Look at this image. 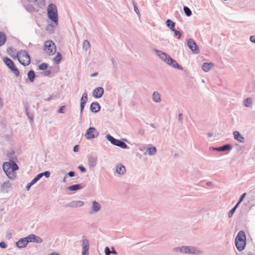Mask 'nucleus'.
<instances>
[{"instance_id": "obj_40", "label": "nucleus", "mask_w": 255, "mask_h": 255, "mask_svg": "<svg viewBox=\"0 0 255 255\" xmlns=\"http://www.w3.org/2000/svg\"><path fill=\"white\" fill-rule=\"evenodd\" d=\"M184 13L187 16H190L192 15V11L187 6H184L183 7Z\"/></svg>"}, {"instance_id": "obj_52", "label": "nucleus", "mask_w": 255, "mask_h": 255, "mask_svg": "<svg viewBox=\"0 0 255 255\" xmlns=\"http://www.w3.org/2000/svg\"><path fill=\"white\" fill-rule=\"evenodd\" d=\"M66 175H68L70 177H73L75 175V172L73 171L69 172Z\"/></svg>"}, {"instance_id": "obj_31", "label": "nucleus", "mask_w": 255, "mask_h": 255, "mask_svg": "<svg viewBox=\"0 0 255 255\" xmlns=\"http://www.w3.org/2000/svg\"><path fill=\"white\" fill-rule=\"evenodd\" d=\"M88 101V94L86 92H84L80 99V103L86 104Z\"/></svg>"}, {"instance_id": "obj_39", "label": "nucleus", "mask_w": 255, "mask_h": 255, "mask_svg": "<svg viewBox=\"0 0 255 255\" xmlns=\"http://www.w3.org/2000/svg\"><path fill=\"white\" fill-rule=\"evenodd\" d=\"M90 44L89 42L87 40H84L83 42V48L87 51L90 47Z\"/></svg>"}, {"instance_id": "obj_51", "label": "nucleus", "mask_w": 255, "mask_h": 255, "mask_svg": "<svg viewBox=\"0 0 255 255\" xmlns=\"http://www.w3.org/2000/svg\"><path fill=\"white\" fill-rule=\"evenodd\" d=\"M65 106H63L61 107L58 110V113H64L63 111L65 110Z\"/></svg>"}, {"instance_id": "obj_7", "label": "nucleus", "mask_w": 255, "mask_h": 255, "mask_svg": "<svg viewBox=\"0 0 255 255\" xmlns=\"http://www.w3.org/2000/svg\"><path fill=\"white\" fill-rule=\"evenodd\" d=\"M187 45L193 53H199L200 50L198 46L192 39H189L188 40Z\"/></svg>"}, {"instance_id": "obj_54", "label": "nucleus", "mask_w": 255, "mask_h": 255, "mask_svg": "<svg viewBox=\"0 0 255 255\" xmlns=\"http://www.w3.org/2000/svg\"><path fill=\"white\" fill-rule=\"evenodd\" d=\"M0 247L2 249H5L6 248V244L4 242L0 243Z\"/></svg>"}, {"instance_id": "obj_46", "label": "nucleus", "mask_w": 255, "mask_h": 255, "mask_svg": "<svg viewBox=\"0 0 255 255\" xmlns=\"http://www.w3.org/2000/svg\"><path fill=\"white\" fill-rule=\"evenodd\" d=\"M105 253L106 255H110L111 254V251L110 250V248L108 247H106L105 249Z\"/></svg>"}, {"instance_id": "obj_23", "label": "nucleus", "mask_w": 255, "mask_h": 255, "mask_svg": "<svg viewBox=\"0 0 255 255\" xmlns=\"http://www.w3.org/2000/svg\"><path fill=\"white\" fill-rule=\"evenodd\" d=\"M213 66L212 63H204L202 65V69L205 72H208Z\"/></svg>"}, {"instance_id": "obj_27", "label": "nucleus", "mask_w": 255, "mask_h": 255, "mask_svg": "<svg viewBox=\"0 0 255 255\" xmlns=\"http://www.w3.org/2000/svg\"><path fill=\"white\" fill-rule=\"evenodd\" d=\"M166 24L167 26L168 27L171 31L174 30V29H175L174 27H175V23L174 22H173L171 19H167L166 21Z\"/></svg>"}, {"instance_id": "obj_53", "label": "nucleus", "mask_w": 255, "mask_h": 255, "mask_svg": "<svg viewBox=\"0 0 255 255\" xmlns=\"http://www.w3.org/2000/svg\"><path fill=\"white\" fill-rule=\"evenodd\" d=\"M246 195V193H243L240 197L239 201L240 202H242L243 199H244Z\"/></svg>"}, {"instance_id": "obj_49", "label": "nucleus", "mask_w": 255, "mask_h": 255, "mask_svg": "<svg viewBox=\"0 0 255 255\" xmlns=\"http://www.w3.org/2000/svg\"><path fill=\"white\" fill-rule=\"evenodd\" d=\"M78 168L82 172H85L86 171V168L82 165H79Z\"/></svg>"}, {"instance_id": "obj_1", "label": "nucleus", "mask_w": 255, "mask_h": 255, "mask_svg": "<svg viewBox=\"0 0 255 255\" xmlns=\"http://www.w3.org/2000/svg\"><path fill=\"white\" fill-rule=\"evenodd\" d=\"M154 51L158 56L163 60L167 64L169 65L171 67L176 68L178 70H183V67L180 65L174 59L172 58L169 55L166 53L162 52L160 50L156 49L155 48L152 50Z\"/></svg>"}, {"instance_id": "obj_55", "label": "nucleus", "mask_w": 255, "mask_h": 255, "mask_svg": "<svg viewBox=\"0 0 255 255\" xmlns=\"http://www.w3.org/2000/svg\"><path fill=\"white\" fill-rule=\"evenodd\" d=\"M183 120V116L182 114H180L178 115V120L181 122L182 123Z\"/></svg>"}, {"instance_id": "obj_38", "label": "nucleus", "mask_w": 255, "mask_h": 255, "mask_svg": "<svg viewBox=\"0 0 255 255\" xmlns=\"http://www.w3.org/2000/svg\"><path fill=\"white\" fill-rule=\"evenodd\" d=\"M173 251L175 253H182L184 254V246L175 248L173 249Z\"/></svg>"}, {"instance_id": "obj_59", "label": "nucleus", "mask_w": 255, "mask_h": 255, "mask_svg": "<svg viewBox=\"0 0 255 255\" xmlns=\"http://www.w3.org/2000/svg\"><path fill=\"white\" fill-rule=\"evenodd\" d=\"M14 49L12 47H9L7 49V52L10 54L13 52Z\"/></svg>"}, {"instance_id": "obj_22", "label": "nucleus", "mask_w": 255, "mask_h": 255, "mask_svg": "<svg viewBox=\"0 0 255 255\" xmlns=\"http://www.w3.org/2000/svg\"><path fill=\"white\" fill-rule=\"evenodd\" d=\"M152 98L153 101L156 103L160 102L161 101V96L158 92H154L152 94Z\"/></svg>"}, {"instance_id": "obj_47", "label": "nucleus", "mask_w": 255, "mask_h": 255, "mask_svg": "<svg viewBox=\"0 0 255 255\" xmlns=\"http://www.w3.org/2000/svg\"><path fill=\"white\" fill-rule=\"evenodd\" d=\"M51 72L50 70L45 71L42 73V74L44 76H49L51 74Z\"/></svg>"}, {"instance_id": "obj_29", "label": "nucleus", "mask_w": 255, "mask_h": 255, "mask_svg": "<svg viewBox=\"0 0 255 255\" xmlns=\"http://www.w3.org/2000/svg\"><path fill=\"white\" fill-rule=\"evenodd\" d=\"M82 248L83 249H89V241L85 238V236L83 237Z\"/></svg>"}, {"instance_id": "obj_32", "label": "nucleus", "mask_w": 255, "mask_h": 255, "mask_svg": "<svg viewBox=\"0 0 255 255\" xmlns=\"http://www.w3.org/2000/svg\"><path fill=\"white\" fill-rule=\"evenodd\" d=\"M106 138L110 141L112 144L115 145L116 143L117 142V140L118 139L115 138L114 137H113L110 134H108L106 135Z\"/></svg>"}, {"instance_id": "obj_62", "label": "nucleus", "mask_w": 255, "mask_h": 255, "mask_svg": "<svg viewBox=\"0 0 255 255\" xmlns=\"http://www.w3.org/2000/svg\"><path fill=\"white\" fill-rule=\"evenodd\" d=\"M111 254H113L114 255L117 254V251L115 250L114 248H113V247L112 248V251H111Z\"/></svg>"}, {"instance_id": "obj_61", "label": "nucleus", "mask_w": 255, "mask_h": 255, "mask_svg": "<svg viewBox=\"0 0 255 255\" xmlns=\"http://www.w3.org/2000/svg\"><path fill=\"white\" fill-rule=\"evenodd\" d=\"M38 181V180L34 177L32 180V181L30 182V183H31V184L33 185L35 183H36Z\"/></svg>"}, {"instance_id": "obj_10", "label": "nucleus", "mask_w": 255, "mask_h": 255, "mask_svg": "<svg viewBox=\"0 0 255 255\" xmlns=\"http://www.w3.org/2000/svg\"><path fill=\"white\" fill-rule=\"evenodd\" d=\"M101 209V205L98 202L94 201L92 203V206L89 213L90 214H93L99 212Z\"/></svg>"}, {"instance_id": "obj_21", "label": "nucleus", "mask_w": 255, "mask_h": 255, "mask_svg": "<svg viewBox=\"0 0 255 255\" xmlns=\"http://www.w3.org/2000/svg\"><path fill=\"white\" fill-rule=\"evenodd\" d=\"M83 188V186L81 184H77L70 186L68 187V189L71 191H75Z\"/></svg>"}, {"instance_id": "obj_8", "label": "nucleus", "mask_w": 255, "mask_h": 255, "mask_svg": "<svg viewBox=\"0 0 255 255\" xmlns=\"http://www.w3.org/2000/svg\"><path fill=\"white\" fill-rule=\"evenodd\" d=\"M202 252L198 248L192 246H184V254L199 255Z\"/></svg>"}, {"instance_id": "obj_60", "label": "nucleus", "mask_w": 255, "mask_h": 255, "mask_svg": "<svg viewBox=\"0 0 255 255\" xmlns=\"http://www.w3.org/2000/svg\"><path fill=\"white\" fill-rule=\"evenodd\" d=\"M78 150H79V146L78 145L74 146V147L73 148L74 152H77L78 151Z\"/></svg>"}, {"instance_id": "obj_24", "label": "nucleus", "mask_w": 255, "mask_h": 255, "mask_svg": "<svg viewBox=\"0 0 255 255\" xmlns=\"http://www.w3.org/2000/svg\"><path fill=\"white\" fill-rule=\"evenodd\" d=\"M10 187V183L8 181L4 182L1 186V189L5 192H8V189Z\"/></svg>"}, {"instance_id": "obj_64", "label": "nucleus", "mask_w": 255, "mask_h": 255, "mask_svg": "<svg viewBox=\"0 0 255 255\" xmlns=\"http://www.w3.org/2000/svg\"><path fill=\"white\" fill-rule=\"evenodd\" d=\"M49 255H59V254L56 253H52L50 254Z\"/></svg>"}, {"instance_id": "obj_12", "label": "nucleus", "mask_w": 255, "mask_h": 255, "mask_svg": "<svg viewBox=\"0 0 255 255\" xmlns=\"http://www.w3.org/2000/svg\"><path fill=\"white\" fill-rule=\"evenodd\" d=\"M29 243L27 237L20 239L16 243V246L19 249L23 248L26 247Z\"/></svg>"}, {"instance_id": "obj_36", "label": "nucleus", "mask_w": 255, "mask_h": 255, "mask_svg": "<svg viewBox=\"0 0 255 255\" xmlns=\"http://www.w3.org/2000/svg\"><path fill=\"white\" fill-rule=\"evenodd\" d=\"M62 59V55L60 53H57L56 56L54 58V61L56 64H58Z\"/></svg>"}, {"instance_id": "obj_58", "label": "nucleus", "mask_w": 255, "mask_h": 255, "mask_svg": "<svg viewBox=\"0 0 255 255\" xmlns=\"http://www.w3.org/2000/svg\"><path fill=\"white\" fill-rule=\"evenodd\" d=\"M33 185L31 184V183L30 182H29L28 184H27L26 186V189L27 191H28L29 190V189L30 188L31 186H32Z\"/></svg>"}, {"instance_id": "obj_56", "label": "nucleus", "mask_w": 255, "mask_h": 255, "mask_svg": "<svg viewBox=\"0 0 255 255\" xmlns=\"http://www.w3.org/2000/svg\"><path fill=\"white\" fill-rule=\"evenodd\" d=\"M42 177H43V175H42L41 173L38 174L35 178L38 181Z\"/></svg>"}, {"instance_id": "obj_16", "label": "nucleus", "mask_w": 255, "mask_h": 255, "mask_svg": "<svg viewBox=\"0 0 255 255\" xmlns=\"http://www.w3.org/2000/svg\"><path fill=\"white\" fill-rule=\"evenodd\" d=\"M100 105L98 102H93L90 105V110L93 113H98L100 110Z\"/></svg>"}, {"instance_id": "obj_41", "label": "nucleus", "mask_w": 255, "mask_h": 255, "mask_svg": "<svg viewBox=\"0 0 255 255\" xmlns=\"http://www.w3.org/2000/svg\"><path fill=\"white\" fill-rule=\"evenodd\" d=\"M48 67V64L45 63H43L40 64L38 66V68L41 70H45L47 69Z\"/></svg>"}, {"instance_id": "obj_6", "label": "nucleus", "mask_w": 255, "mask_h": 255, "mask_svg": "<svg viewBox=\"0 0 255 255\" xmlns=\"http://www.w3.org/2000/svg\"><path fill=\"white\" fill-rule=\"evenodd\" d=\"M99 135V132L94 127H90L88 128L85 134V137L87 139H91L97 137Z\"/></svg>"}, {"instance_id": "obj_5", "label": "nucleus", "mask_w": 255, "mask_h": 255, "mask_svg": "<svg viewBox=\"0 0 255 255\" xmlns=\"http://www.w3.org/2000/svg\"><path fill=\"white\" fill-rule=\"evenodd\" d=\"M45 51L49 55H53L56 52V46L54 42L51 40L45 42Z\"/></svg>"}, {"instance_id": "obj_14", "label": "nucleus", "mask_w": 255, "mask_h": 255, "mask_svg": "<svg viewBox=\"0 0 255 255\" xmlns=\"http://www.w3.org/2000/svg\"><path fill=\"white\" fill-rule=\"evenodd\" d=\"M84 204V203L82 201H73L66 204V207L71 208H78L81 207Z\"/></svg>"}, {"instance_id": "obj_11", "label": "nucleus", "mask_w": 255, "mask_h": 255, "mask_svg": "<svg viewBox=\"0 0 255 255\" xmlns=\"http://www.w3.org/2000/svg\"><path fill=\"white\" fill-rule=\"evenodd\" d=\"M104 93L103 88L99 87L95 88L93 91V96L95 98H100Z\"/></svg>"}, {"instance_id": "obj_3", "label": "nucleus", "mask_w": 255, "mask_h": 255, "mask_svg": "<svg viewBox=\"0 0 255 255\" xmlns=\"http://www.w3.org/2000/svg\"><path fill=\"white\" fill-rule=\"evenodd\" d=\"M48 16L54 23H57L58 20L57 9L55 4L50 3L47 8Z\"/></svg>"}, {"instance_id": "obj_34", "label": "nucleus", "mask_w": 255, "mask_h": 255, "mask_svg": "<svg viewBox=\"0 0 255 255\" xmlns=\"http://www.w3.org/2000/svg\"><path fill=\"white\" fill-rule=\"evenodd\" d=\"M244 105L247 107H251L252 105V99L251 98H248L244 101Z\"/></svg>"}, {"instance_id": "obj_63", "label": "nucleus", "mask_w": 255, "mask_h": 255, "mask_svg": "<svg viewBox=\"0 0 255 255\" xmlns=\"http://www.w3.org/2000/svg\"><path fill=\"white\" fill-rule=\"evenodd\" d=\"M97 75H98V73L95 72V73L91 74L90 76L91 77H93L96 76Z\"/></svg>"}, {"instance_id": "obj_45", "label": "nucleus", "mask_w": 255, "mask_h": 255, "mask_svg": "<svg viewBox=\"0 0 255 255\" xmlns=\"http://www.w3.org/2000/svg\"><path fill=\"white\" fill-rule=\"evenodd\" d=\"M172 31L174 32L175 35L178 36L179 37H180L182 36V33L177 30L174 29Z\"/></svg>"}, {"instance_id": "obj_50", "label": "nucleus", "mask_w": 255, "mask_h": 255, "mask_svg": "<svg viewBox=\"0 0 255 255\" xmlns=\"http://www.w3.org/2000/svg\"><path fill=\"white\" fill-rule=\"evenodd\" d=\"M89 249H83L82 251V255H88L89 254Z\"/></svg>"}, {"instance_id": "obj_30", "label": "nucleus", "mask_w": 255, "mask_h": 255, "mask_svg": "<svg viewBox=\"0 0 255 255\" xmlns=\"http://www.w3.org/2000/svg\"><path fill=\"white\" fill-rule=\"evenodd\" d=\"M6 37L3 32H0V46L3 45L6 41Z\"/></svg>"}, {"instance_id": "obj_15", "label": "nucleus", "mask_w": 255, "mask_h": 255, "mask_svg": "<svg viewBox=\"0 0 255 255\" xmlns=\"http://www.w3.org/2000/svg\"><path fill=\"white\" fill-rule=\"evenodd\" d=\"M232 147L233 146L231 144H226L220 147H213V149L218 151H226L231 150Z\"/></svg>"}, {"instance_id": "obj_28", "label": "nucleus", "mask_w": 255, "mask_h": 255, "mask_svg": "<svg viewBox=\"0 0 255 255\" xmlns=\"http://www.w3.org/2000/svg\"><path fill=\"white\" fill-rule=\"evenodd\" d=\"M27 76L30 82H33L35 77L34 71L33 70H30L27 73Z\"/></svg>"}, {"instance_id": "obj_33", "label": "nucleus", "mask_w": 255, "mask_h": 255, "mask_svg": "<svg viewBox=\"0 0 255 255\" xmlns=\"http://www.w3.org/2000/svg\"><path fill=\"white\" fill-rule=\"evenodd\" d=\"M148 154L149 155H153L156 153V149L155 147H151L148 148L146 150Z\"/></svg>"}, {"instance_id": "obj_9", "label": "nucleus", "mask_w": 255, "mask_h": 255, "mask_svg": "<svg viewBox=\"0 0 255 255\" xmlns=\"http://www.w3.org/2000/svg\"><path fill=\"white\" fill-rule=\"evenodd\" d=\"M3 170L5 173L6 175L9 178L12 179L11 174H12L11 164L10 162H4L2 165Z\"/></svg>"}, {"instance_id": "obj_4", "label": "nucleus", "mask_w": 255, "mask_h": 255, "mask_svg": "<svg viewBox=\"0 0 255 255\" xmlns=\"http://www.w3.org/2000/svg\"><path fill=\"white\" fill-rule=\"evenodd\" d=\"M4 63L11 70V72L17 77L19 75V71L15 66L14 62L9 58L5 57L3 58Z\"/></svg>"}, {"instance_id": "obj_20", "label": "nucleus", "mask_w": 255, "mask_h": 255, "mask_svg": "<svg viewBox=\"0 0 255 255\" xmlns=\"http://www.w3.org/2000/svg\"><path fill=\"white\" fill-rule=\"evenodd\" d=\"M235 244L237 249L239 251H242L245 249L246 241H242V242H241L239 241H235Z\"/></svg>"}, {"instance_id": "obj_13", "label": "nucleus", "mask_w": 255, "mask_h": 255, "mask_svg": "<svg viewBox=\"0 0 255 255\" xmlns=\"http://www.w3.org/2000/svg\"><path fill=\"white\" fill-rule=\"evenodd\" d=\"M28 242H33L36 243H41L43 240L40 237L36 236L34 234H30L27 236Z\"/></svg>"}, {"instance_id": "obj_17", "label": "nucleus", "mask_w": 255, "mask_h": 255, "mask_svg": "<svg viewBox=\"0 0 255 255\" xmlns=\"http://www.w3.org/2000/svg\"><path fill=\"white\" fill-rule=\"evenodd\" d=\"M125 166L122 163H119L116 167V172L119 175H124L126 173Z\"/></svg>"}, {"instance_id": "obj_35", "label": "nucleus", "mask_w": 255, "mask_h": 255, "mask_svg": "<svg viewBox=\"0 0 255 255\" xmlns=\"http://www.w3.org/2000/svg\"><path fill=\"white\" fill-rule=\"evenodd\" d=\"M11 171L13 172L18 169V166L16 163L13 160H10Z\"/></svg>"}, {"instance_id": "obj_18", "label": "nucleus", "mask_w": 255, "mask_h": 255, "mask_svg": "<svg viewBox=\"0 0 255 255\" xmlns=\"http://www.w3.org/2000/svg\"><path fill=\"white\" fill-rule=\"evenodd\" d=\"M235 241H239L241 242H242V241H246V236L245 232L240 231L238 233L235 239Z\"/></svg>"}, {"instance_id": "obj_43", "label": "nucleus", "mask_w": 255, "mask_h": 255, "mask_svg": "<svg viewBox=\"0 0 255 255\" xmlns=\"http://www.w3.org/2000/svg\"><path fill=\"white\" fill-rule=\"evenodd\" d=\"M236 208H233L228 213V217L229 218H231L233 216L234 213H235V211H236Z\"/></svg>"}, {"instance_id": "obj_2", "label": "nucleus", "mask_w": 255, "mask_h": 255, "mask_svg": "<svg viewBox=\"0 0 255 255\" xmlns=\"http://www.w3.org/2000/svg\"><path fill=\"white\" fill-rule=\"evenodd\" d=\"M16 57L19 62L24 66H27L30 63V56L25 50L18 51Z\"/></svg>"}, {"instance_id": "obj_25", "label": "nucleus", "mask_w": 255, "mask_h": 255, "mask_svg": "<svg viewBox=\"0 0 255 255\" xmlns=\"http://www.w3.org/2000/svg\"><path fill=\"white\" fill-rule=\"evenodd\" d=\"M115 145L119 146L123 149L128 148V146L127 144L120 139H117Z\"/></svg>"}, {"instance_id": "obj_19", "label": "nucleus", "mask_w": 255, "mask_h": 255, "mask_svg": "<svg viewBox=\"0 0 255 255\" xmlns=\"http://www.w3.org/2000/svg\"><path fill=\"white\" fill-rule=\"evenodd\" d=\"M233 135H234V138L236 140L239 141V142H240L241 143L244 142L245 137L242 134H241L240 132H239L238 131H235L233 132Z\"/></svg>"}, {"instance_id": "obj_37", "label": "nucleus", "mask_w": 255, "mask_h": 255, "mask_svg": "<svg viewBox=\"0 0 255 255\" xmlns=\"http://www.w3.org/2000/svg\"><path fill=\"white\" fill-rule=\"evenodd\" d=\"M25 112H26V115L27 116V117H28V118L31 121H33V119H34V116H33V114L32 113H31L29 111V109L28 108V107H26L25 108Z\"/></svg>"}, {"instance_id": "obj_57", "label": "nucleus", "mask_w": 255, "mask_h": 255, "mask_svg": "<svg viewBox=\"0 0 255 255\" xmlns=\"http://www.w3.org/2000/svg\"><path fill=\"white\" fill-rule=\"evenodd\" d=\"M250 39L251 42L255 43V36H254V35L251 36L250 38Z\"/></svg>"}, {"instance_id": "obj_48", "label": "nucleus", "mask_w": 255, "mask_h": 255, "mask_svg": "<svg viewBox=\"0 0 255 255\" xmlns=\"http://www.w3.org/2000/svg\"><path fill=\"white\" fill-rule=\"evenodd\" d=\"M85 104L80 103V115L82 116Z\"/></svg>"}, {"instance_id": "obj_42", "label": "nucleus", "mask_w": 255, "mask_h": 255, "mask_svg": "<svg viewBox=\"0 0 255 255\" xmlns=\"http://www.w3.org/2000/svg\"><path fill=\"white\" fill-rule=\"evenodd\" d=\"M132 3H133V7H134V10L136 12V13L138 15V17H139L140 16V14L139 12V10H138L137 7L136 6V4L135 3V2L134 1H133Z\"/></svg>"}, {"instance_id": "obj_44", "label": "nucleus", "mask_w": 255, "mask_h": 255, "mask_svg": "<svg viewBox=\"0 0 255 255\" xmlns=\"http://www.w3.org/2000/svg\"><path fill=\"white\" fill-rule=\"evenodd\" d=\"M43 176H44L46 178H48L50 176V172L49 171H46L44 172H41Z\"/></svg>"}, {"instance_id": "obj_26", "label": "nucleus", "mask_w": 255, "mask_h": 255, "mask_svg": "<svg viewBox=\"0 0 255 255\" xmlns=\"http://www.w3.org/2000/svg\"><path fill=\"white\" fill-rule=\"evenodd\" d=\"M97 162V158L94 156H90L88 158V162L89 166L91 167H93L95 166Z\"/></svg>"}]
</instances>
